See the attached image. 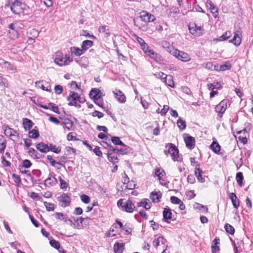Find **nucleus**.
Masks as SVG:
<instances>
[{"label": "nucleus", "mask_w": 253, "mask_h": 253, "mask_svg": "<svg viewBox=\"0 0 253 253\" xmlns=\"http://www.w3.org/2000/svg\"><path fill=\"white\" fill-rule=\"evenodd\" d=\"M114 146H110L113 152H109L108 154V160L115 164L118 162L117 153L126 154L131 151V149L124 143H113Z\"/></svg>", "instance_id": "nucleus-1"}, {"label": "nucleus", "mask_w": 253, "mask_h": 253, "mask_svg": "<svg viewBox=\"0 0 253 253\" xmlns=\"http://www.w3.org/2000/svg\"><path fill=\"white\" fill-rule=\"evenodd\" d=\"M54 61L57 65L63 66L70 64L73 60L70 58L69 54L64 55L60 52H57L54 55Z\"/></svg>", "instance_id": "nucleus-2"}, {"label": "nucleus", "mask_w": 253, "mask_h": 253, "mask_svg": "<svg viewBox=\"0 0 253 253\" xmlns=\"http://www.w3.org/2000/svg\"><path fill=\"white\" fill-rule=\"evenodd\" d=\"M169 53L183 62H188L191 60V57L188 54L175 49L174 47H171V50L169 51Z\"/></svg>", "instance_id": "nucleus-3"}, {"label": "nucleus", "mask_w": 253, "mask_h": 253, "mask_svg": "<svg viewBox=\"0 0 253 253\" xmlns=\"http://www.w3.org/2000/svg\"><path fill=\"white\" fill-rule=\"evenodd\" d=\"M117 205L118 207H121L123 211L127 212H133L135 206L130 200H127L124 202V199H120L118 202Z\"/></svg>", "instance_id": "nucleus-4"}, {"label": "nucleus", "mask_w": 253, "mask_h": 253, "mask_svg": "<svg viewBox=\"0 0 253 253\" xmlns=\"http://www.w3.org/2000/svg\"><path fill=\"white\" fill-rule=\"evenodd\" d=\"M80 96L78 94V93L74 92H71L67 98V100L69 102L68 105L69 106H74L80 108Z\"/></svg>", "instance_id": "nucleus-5"}, {"label": "nucleus", "mask_w": 253, "mask_h": 253, "mask_svg": "<svg viewBox=\"0 0 253 253\" xmlns=\"http://www.w3.org/2000/svg\"><path fill=\"white\" fill-rule=\"evenodd\" d=\"M2 129L5 135L8 136L12 141L14 142L17 141L18 134L16 130L10 128L6 125L2 126Z\"/></svg>", "instance_id": "nucleus-6"}, {"label": "nucleus", "mask_w": 253, "mask_h": 253, "mask_svg": "<svg viewBox=\"0 0 253 253\" xmlns=\"http://www.w3.org/2000/svg\"><path fill=\"white\" fill-rule=\"evenodd\" d=\"M167 147H169L168 153L170 155L172 160L174 161H180L181 158L179 156V152L177 147L173 145L172 143H169V144L168 145Z\"/></svg>", "instance_id": "nucleus-7"}, {"label": "nucleus", "mask_w": 253, "mask_h": 253, "mask_svg": "<svg viewBox=\"0 0 253 253\" xmlns=\"http://www.w3.org/2000/svg\"><path fill=\"white\" fill-rule=\"evenodd\" d=\"M24 5L18 0H15L10 5V9L13 13L21 14L24 13Z\"/></svg>", "instance_id": "nucleus-8"}, {"label": "nucleus", "mask_w": 253, "mask_h": 253, "mask_svg": "<svg viewBox=\"0 0 253 253\" xmlns=\"http://www.w3.org/2000/svg\"><path fill=\"white\" fill-rule=\"evenodd\" d=\"M166 240L162 237H159L158 238L155 239L153 242V245L157 248L159 246H162V249L163 250L162 253H169L167 252V249L168 246L165 245Z\"/></svg>", "instance_id": "nucleus-9"}, {"label": "nucleus", "mask_w": 253, "mask_h": 253, "mask_svg": "<svg viewBox=\"0 0 253 253\" xmlns=\"http://www.w3.org/2000/svg\"><path fill=\"white\" fill-rule=\"evenodd\" d=\"M139 17L141 21L145 23L154 22L156 19L155 16L154 15L146 11L141 12Z\"/></svg>", "instance_id": "nucleus-10"}, {"label": "nucleus", "mask_w": 253, "mask_h": 253, "mask_svg": "<svg viewBox=\"0 0 253 253\" xmlns=\"http://www.w3.org/2000/svg\"><path fill=\"white\" fill-rule=\"evenodd\" d=\"M155 176L158 177L160 183L163 185L167 184V182L166 180V173L164 170L161 168H156L155 171Z\"/></svg>", "instance_id": "nucleus-11"}, {"label": "nucleus", "mask_w": 253, "mask_h": 253, "mask_svg": "<svg viewBox=\"0 0 253 253\" xmlns=\"http://www.w3.org/2000/svg\"><path fill=\"white\" fill-rule=\"evenodd\" d=\"M228 100L223 99L215 107V111L219 114L220 117H221L222 114L226 111L227 107Z\"/></svg>", "instance_id": "nucleus-12"}, {"label": "nucleus", "mask_w": 253, "mask_h": 253, "mask_svg": "<svg viewBox=\"0 0 253 253\" xmlns=\"http://www.w3.org/2000/svg\"><path fill=\"white\" fill-rule=\"evenodd\" d=\"M234 136L237 142L238 141H240L241 142H247V137L248 136V133L246 129L238 131Z\"/></svg>", "instance_id": "nucleus-13"}, {"label": "nucleus", "mask_w": 253, "mask_h": 253, "mask_svg": "<svg viewBox=\"0 0 253 253\" xmlns=\"http://www.w3.org/2000/svg\"><path fill=\"white\" fill-rule=\"evenodd\" d=\"M190 33L195 36H200L202 35L201 27L197 26L195 24H191L189 25Z\"/></svg>", "instance_id": "nucleus-14"}, {"label": "nucleus", "mask_w": 253, "mask_h": 253, "mask_svg": "<svg viewBox=\"0 0 253 253\" xmlns=\"http://www.w3.org/2000/svg\"><path fill=\"white\" fill-rule=\"evenodd\" d=\"M113 92L115 97L120 103H123L126 102V96L122 91L116 89Z\"/></svg>", "instance_id": "nucleus-15"}, {"label": "nucleus", "mask_w": 253, "mask_h": 253, "mask_svg": "<svg viewBox=\"0 0 253 253\" xmlns=\"http://www.w3.org/2000/svg\"><path fill=\"white\" fill-rule=\"evenodd\" d=\"M61 206L63 207H66L70 205L71 199L66 194H63L59 198Z\"/></svg>", "instance_id": "nucleus-16"}, {"label": "nucleus", "mask_w": 253, "mask_h": 253, "mask_svg": "<svg viewBox=\"0 0 253 253\" xmlns=\"http://www.w3.org/2000/svg\"><path fill=\"white\" fill-rule=\"evenodd\" d=\"M241 33L240 31H236L234 33V36L232 40L230 41V42H232L234 45L238 46L241 44Z\"/></svg>", "instance_id": "nucleus-17"}, {"label": "nucleus", "mask_w": 253, "mask_h": 253, "mask_svg": "<svg viewBox=\"0 0 253 253\" xmlns=\"http://www.w3.org/2000/svg\"><path fill=\"white\" fill-rule=\"evenodd\" d=\"M58 182L57 179L54 175L50 174L49 176L45 180V184L47 186H53Z\"/></svg>", "instance_id": "nucleus-18"}, {"label": "nucleus", "mask_w": 253, "mask_h": 253, "mask_svg": "<svg viewBox=\"0 0 253 253\" xmlns=\"http://www.w3.org/2000/svg\"><path fill=\"white\" fill-rule=\"evenodd\" d=\"M229 198L232 201L234 207L238 209L240 206V202L236 194L234 193H230Z\"/></svg>", "instance_id": "nucleus-19"}, {"label": "nucleus", "mask_w": 253, "mask_h": 253, "mask_svg": "<svg viewBox=\"0 0 253 253\" xmlns=\"http://www.w3.org/2000/svg\"><path fill=\"white\" fill-rule=\"evenodd\" d=\"M89 95L90 97L94 100L101 98V92L99 89L93 88L90 91Z\"/></svg>", "instance_id": "nucleus-20"}, {"label": "nucleus", "mask_w": 253, "mask_h": 253, "mask_svg": "<svg viewBox=\"0 0 253 253\" xmlns=\"http://www.w3.org/2000/svg\"><path fill=\"white\" fill-rule=\"evenodd\" d=\"M162 197V194L160 192H152L150 198L154 203H158Z\"/></svg>", "instance_id": "nucleus-21"}, {"label": "nucleus", "mask_w": 253, "mask_h": 253, "mask_svg": "<svg viewBox=\"0 0 253 253\" xmlns=\"http://www.w3.org/2000/svg\"><path fill=\"white\" fill-rule=\"evenodd\" d=\"M36 148L43 153H46L49 151V147L46 143H37Z\"/></svg>", "instance_id": "nucleus-22"}, {"label": "nucleus", "mask_w": 253, "mask_h": 253, "mask_svg": "<svg viewBox=\"0 0 253 253\" xmlns=\"http://www.w3.org/2000/svg\"><path fill=\"white\" fill-rule=\"evenodd\" d=\"M193 208L196 210H199L204 213L208 212V208L207 206L201 205L198 203H195L193 205Z\"/></svg>", "instance_id": "nucleus-23"}, {"label": "nucleus", "mask_w": 253, "mask_h": 253, "mask_svg": "<svg viewBox=\"0 0 253 253\" xmlns=\"http://www.w3.org/2000/svg\"><path fill=\"white\" fill-rule=\"evenodd\" d=\"M219 244V239H215L212 244L211 248L212 253H219L220 248L218 245Z\"/></svg>", "instance_id": "nucleus-24"}, {"label": "nucleus", "mask_w": 253, "mask_h": 253, "mask_svg": "<svg viewBox=\"0 0 253 253\" xmlns=\"http://www.w3.org/2000/svg\"><path fill=\"white\" fill-rule=\"evenodd\" d=\"M93 45V42L91 41L85 40L82 42L81 48L85 52L88 49L91 47Z\"/></svg>", "instance_id": "nucleus-25"}, {"label": "nucleus", "mask_w": 253, "mask_h": 253, "mask_svg": "<svg viewBox=\"0 0 253 253\" xmlns=\"http://www.w3.org/2000/svg\"><path fill=\"white\" fill-rule=\"evenodd\" d=\"M146 54L152 59H154L156 61H159L161 60V56L155 52L153 49H150Z\"/></svg>", "instance_id": "nucleus-26"}, {"label": "nucleus", "mask_w": 253, "mask_h": 253, "mask_svg": "<svg viewBox=\"0 0 253 253\" xmlns=\"http://www.w3.org/2000/svg\"><path fill=\"white\" fill-rule=\"evenodd\" d=\"M71 51L73 54L76 56H80L84 53L82 48H80L77 47H72Z\"/></svg>", "instance_id": "nucleus-27"}, {"label": "nucleus", "mask_w": 253, "mask_h": 253, "mask_svg": "<svg viewBox=\"0 0 253 253\" xmlns=\"http://www.w3.org/2000/svg\"><path fill=\"white\" fill-rule=\"evenodd\" d=\"M165 80L163 82H164L166 84L169 85L171 87H174V84L172 79V77L171 76H165Z\"/></svg>", "instance_id": "nucleus-28"}, {"label": "nucleus", "mask_w": 253, "mask_h": 253, "mask_svg": "<svg viewBox=\"0 0 253 253\" xmlns=\"http://www.w3.org/2000/svg\"><path fill=\"white\" fill-rule=\"evenodd\" d=\"M23 125L26 130H29L33 126V123L30 120L25 118L23 119Z\"/></svg>", "instance_id": "nucleus-29"}, {"label": "nucleus", "mask_w": 253, "mask_h": 253, "mask_svg": "<svg viewBox=\"0 0 253 253\" xmlns=\"http://www.w3.org/2000/svg\"><path fill=\"white\" fill-rule=\"evenodd\" d=\"M138 206L143 207L146 210H149L151 208V204L148 199H144L139 203Z\"/></svg>", "instance_id": "nucleus-30"}, {"label": "nucleus", "mask_w": 253, "mask_h": 253, "mask_svg": "<svg viewBox=\"0 0 253 253\" xmlns=\"http://www.w3.org/2000/svg\"><path fill=\"white\" fill-rule=\"evenodd\" d=\"M124 245L122 243H117L114 246V250L115 253H122Z\"/></svg>", "instance_id": "nucleus-31"}, {"label": "nucleus", "mask_w": 253, "mask_h": 253, "mask_svg": "<svg viewBox=\"0 0 253 253\" xmlns=\"http://www.w3.org/2000/svg\"><path fill=\"white\" fill-rule=\"evenodd\" d=\"M171 212L169 208H165L163 211V217L165 219H170L171 218Z\"/></svg>", "instance_id": "nucleus-32"}, {"label": "nucleus", "mask_w": 253, "mask_h": 253, "mask_svg": "<svg viewBox=\"0 0 253 253\" xmlns=\"http://www.w3.org/2000/svg\"><path fill=\"white\" fill-rule=\"evenodd\" d=\"M207 86L209 90H214V89L220 88L221 84L219 82H215L213 84H208Z\"/></svg>", "instance_id": "nucleus-33"}, {"label": "nucleus", "mask_w": 253, "mask_h": 253, "mask_svg": "<svg viewBox=\"0 0 253 253\" xmlns=\"http://www.w3.org/2000/svg\"><path fill=\"white\" fill-rule=\"evenodd\" d=\"M232 36V34L230 31H226L224 34H223L221 36L219 37L218 39V41H223L227 40L228 38L231 37Z\"/></svg>", "instance_id": "nucleus-34"}, {"label": "nucleus", "mask_w": 253, "mask_h": 253, "mask_svg": "<svg viewBox=\"0 0 253 253\" xmlns=\"http://www.w3.org/2000/svg\"><path fill=\"white\" fill-rule=\"evenodd\" d=\"M99 32L105 33V37H108L110 35V33L108 29L106 26H103L99 28Z\"/></svg>", "instance_id": "nucleus-35"}, {"label": "nucleus", "mask_w": 253, "mask_h": 253, "mask_svg": "<svg viewBox=\"0 0 253 253\" xmlns=\"http://www.w3.org/2000/svg\"><path fill=\"white\" fill-rule=\"evenodd\" d=\"M183 138L184 142H195V139L193 137L191 136L186 133L183 134Z\"/></svg>", "instance_id": "nucleus-36"}, {"label": "nucleus", "mask_w": 253, "mask_h": 253, "mask_svg": "<svg viewBox=\"0 0 253 253\" xmlns=\"http://www.w3.org/2000/svg\"><path fill=\"white\" fill-rule=\"evenodd\" d=\"M43 204L47 211H52L54 210L55 206L54 204L48 203L47 202H44Z\"/></svg>", "instance_id": "nucleus-37"}, {"label": "nucleus", "mask_w": 253, "mask_h": 253, "mask_svg": "<svg viewBox=\"0 0 253 253\" xmlns=\"http://www.w3.org/2000/svg\"><path fill=\"white\" fill-rule=\"evenodd\" d=\"M195 172L198 181L200 182H203V178L202 177V171L200 170L199 168H198V166H196V170Z\"/></svg>", "instance_id": "nucleus-38"}, {"label": "nucleus", "mask_w": 253, "mask_h": 253, "mask_svg": "<svg viewBox=\"0 0 253 253\" xmlns=\"http://www.w3.org/2000/svg\"><path fill=\"white\" fill-rule=\"evenodd\" d=\"M64 125L68 130L72 129L73 127V122L69 119L65 120L63 122Z\"/></svg>", "instance_id": "nucleus-39"}, {"label": "nucleus", "mask_w": 253, "mask_h": 253, "mask_svg": "<svg viewBox=\"0 0 253 253\" xmlns=\"http://www.w3.org/2000/svg\"><path fill=\"white\" fill-rule=\"evenodd\" d=\"M67 139L68 141H78L77 134L74 132L69 133L67 135Z\"/></svg>", "instance_id": "nucleus-40"}, {"label": "nucleus", "mask_w": 253, "mask_h": 253, "mask_svg": "<svg viewBox=\"0 0 253 253\" xmlns=\"http://www.w3.org/2000/svg\"><path fill=\"white\" fill-rule=\"evenodd\" d=\"M39 136V131L36 129H33L29 132V136L30 138H38Z\"/></svg>", "instance_id": "nucleus-41"}, {"label": "nucleus", "mask_w": 253, "mask_h": 253, "mask_svg": "<svg viewBox=\"0 0 253 253\" xmlns=\"http://www.w3.org/2000/svg\"><path fill=\"white\" fill-rule=\"evenodd\" d=\"M224 228L227 233H228L231 235H232L234 233V232H235L234 228L231 225H230L228 223L225 224V225L224 226Z\"/></svg>", "instance_id": "nucleus-42"}, {"label": "nucleus", "mask_w": 253, "mask_h": 253, "mask_svg": "<svg viewBox=\"0 0 253 253\" xmlns=\"http://www.w3.org/2000/svg\"><path fill=\"white\" fill-rule=\"evenodd\" d=\"M177 126L182 130L185 128L186 126V123L184 121L179 119L177 122Z\"/></svg>", "instance_id": "nucleus-43"}, {"label": "nucleus", "mask_w": 253, "mask_h": 253, "mask_svg": "<svg viewBox=\"0 0 253 253\" xmlns=\"http://www.w3.org/2000/svg\"><path fill=\"white\" fill-rule=\"evenodd\" d=\"M231 68V65L229 62H226L224 64L220 65V71H224L230 69Z\"/></svg>", "instance_id": "nucleus-44"}, {"label": "nucleus", "mask_w": 253, "mask_h": 253, "mask_svg": "<svg viewBox=\"0 0 253 253\" xmlns=\"http://www.w3.org/2000/svg\"><path fill=\"white\" fill-rule=\"evenodd\" d=\"M210 147L215 153L218 152L220 150V146L219 143H211Z\"/></svg>", "instance_id": "nucleus-45"}, {"label": "nucleus", "mask_w": 253, "mask_h": 253, "mask_svg": "<svg viewBox=\"0 0 253 253\" xmlns=\"http://www.w3.org/2000/svg\"><path fill=\"white\" fill-rule=\"evenodd\" d=\"M9 36L12 40L16 39L18 37V33L17 30L10 31L9 32Z\"/></svg>", "instance_id": "nucleus-46"}, {"label": "nucleus", "mask_w": 253, "mask_h": 253, "mask_svg": "<svg viewBox=\"0 0 253 253\" xmlns=\"http://www.w3.org/2000/svg\"><path fill=\"white\" fill-rule=\"evenodd\" d=\"M81 201L84 204H87L90 201V198L86 195L83 194L80 196Z\"/></svg>", "instance_id": "nucleus-47"}, {"label": "nucleus", "mask_w": 253, "mask_h": 253, "mask_svg": "<svg viewBox=\"0 0 253 253\" xmlns=\"http://www.w3.org/2000/svg\"><path fill=\"white\" fill-rule=\"evenodd\" d=\"M185 196L187 199L191 200L195 197L196 194L194 193V191L189 190L186 192Z\"/></svg>", "instance_id": "nucleus-48"}, {"label": "nucleus", "mask_w": 253, "mask_h": 253, "mask_svg": "<svg viewBox=\"0 0 253 253\" xmlns=\"http://www.w3.org/2000/svg\"><path fill=\"white\" fill-rule=\"evenodd\" d=\"M236 180L237 181V182L238 183V184L240 185V186H242V181H243V174L242 172H238L236 174Z\"/></svg>", "instance_id": "nucleus-49"}, {"label": "nucleus", "mask_w": 253, "mask_h": 253, "mask_svg": "<svg viewBox=\"0 0 253 253\" xmlns=\"http://www.w3.org/2000/svg\"><path fill=\"white\" fill-rule=\"evenodd\" d=\"M36 85L37 87L42 89L43 90H46L49 92H50V90L48 89L47 87L44 86V84H42V82H37L36 83Z\"/></svg>", "instance_id": "nucleus-50"}, {"label": "nucleus", "mask_w": 253, "mask_h": 253, "mask_svg": "<svg viewBox=\"0 0 253 253\" xmlns=\"http://www.w3.org/2000/svg\"><path fill=\"white\" fill-rule=\"evenodd\" d=\"M49 150L56 153H58L60 152L61 148L59 147H56V145H54L52 144H50Z\"/></svg>", "instance_id": "nucleus-51"}, {"label": "nucleus", "mask_w": 253, "mask_h": 253, "mask_svg": "<svg viewBox=\"0 0 253 253\" xmlns=\"http://www.w3.org/2000/svg\"><path fill=\"white\" fill-rule=\"evenodd\" d=\"M141 20L140 19V17H136L135 18L133 19V22L135 26L137 27L139 29L141 28V25H142V23H141Z\"/></svg>", "instance_id": "nucleus-52"}, {"label": "nucleus", "mask_w": 253, "mask_h": 253, "mask_svg": "<svg viewBox=\"0 0 253 253\" xmlns=\"http://www.w3.org/2000/svg\"><path fill=\"white\" fill-rule=\"evenodd\" d=\"M54 90L57 94H60L63 92V87L61 85H56L54 87Z\"/></svg>", "instance_id": "nucleus-53"}, {"label": "nucleus", "mask_w": 253, "mask_h": 253, "mask_svg": "<svg viewBox=\"0 0 253 253\" xmlns=\"http://www.w3.org/2000/svg\"><path fill=\"white\" fill-rule=\"evenodd\" d=\"M211 10V12L215 18L217 17L218 15V9L214 6H212L211 8L209 9Z\"/></svg>", "instance_id": "nucleus-54"}, {"label": "nucleus", "mask_w": 253, "mask_h": 253, "mask_svg": "<svg viewBox=\"0 0 253 253\" xmlns=\"http://www.w3.org/2000/svg\"><path fill=\"white\" fill-rule=\"evenodd\" d=\"M50 245L55 249H59L60 248V244L58 241L55 240H51L50 241Z\"/></svg>", "instance_id": "nucleus-55"}, {"label": "nucleus", "mask_w": 253, "mask_h": 253, "mask_svg": "<svg viewBox=\"0 0 253 253\" xmlns=\"http://www.w3.org/2000/svg\"><path fill=\"white\" fill-rule=\"evenodd\" d=\"M166 75H167L166 74H165L164 73L161 72H157L154 74V76L156 78L161 79V80L163 82H164V81L165 79V76H166Z\"/></svg>", "instance_id": "nucleus-56"}, {"label": "nucleus", "mask_w": 253, "mask_h": 253, "mask_svg": "<svg viewBox=\"0 0 253 253\" xmlns=\"http://www.w3.org/2000/svg\"><path fill=\"white\" fill-rule=\"evenodd\" d=\"M59 181H60V187H61V188L62 189H66L67 188V187H68V185L67 183L65 181L63 180L60 176H59Z\"/></svg>", "instance_id": "nucleus-57"}, {"label": "nucleus", "mask_w": 253, "mask_h": 253, "mask_svg": "<svg viewBox=\"0 0 253 253\" xmlns=\"http://www.w3.org/2000/svg\"><path fill=\"white\" fill-rule=\"evenodd\" d=\"M170 201L172 204L178 205L181 202V200L175 196L170 197Z\"/></svg>", "instance_id": "nucleus-58"}, {"label": "nucleus", "mask_w": 253, "mask_h": 253, "mask_svg": "<svg viewBox=\"0 0 253 253\" xmlns=\"http://www.w3.org/2000/svg\"><path fill=\"white\" fill-rule=\"evenodd\" d=\"M162 45L163 47L167 49V50L169 53V51L171 50V47H174L172 46H171L169 42H164L162 43Z\"/></svg>", "instance_id": "nucleus-59"}, {"label": "nucleus", "mask_w": 253, "mask_h": 253, "mask_svg": "<svg viewBox=\"0 0 253 253\" xmlns=\"http://www.w3.org/2000/svg\"><path fill=\"white\" fill-rule=\"evenodd\" d=\"M0 85L1 86H7L8 83L7 80L0 75Z\"/></svg>", "instance_id": "nucleus-60"}, {"label": "nucleus", "mask_w": 253, "mask_h": 253, "mask_svg": "<svg viewBox=\"0 0 253 253\" xmlns=\"http://www.w3.org/2000/svg\"><path fill=\"white\" fill-rule=\"evenodd\" d=\"M93 117H97L98 118L100 119L104 116L103 114L98 111H94L92 113Z\"/></svg>", "instance_id": "nucleus-61"}, {"label": "nucleus", "mask_w": 253, "mask_h": 253, "mask_svg": "<svg viewBox=\"0 0 253 253\" xmlns=\"http://www.w3.org/2000/svg\"><path fill=\"white\" fill-rule=\"evenodd\" d=\"M32 165V163L28 160H25L23 161V165L22 167H24L25 168H29Z\"/></svg>", "instance_id": "nucleus-62"}, {"label": "nucleus", "mask_w": 253, "mask_h": 253, "mask_svg": "<svg viewBox=\"0 0 253 253\" xmlns=\"http://www.w3.org/2000/svg\"><path fill=\"white\" fill-rule=\"evenodd\" d=\"M126 184V188L131 190L135 188L136 185L133 181H129Z\"/></svg>", "instance_id": "nucleus-63"}, {"label": "nucleus", "mask_w": 253, "mask_h": 253, "mask_svg": "<svg viewBox=\"0 0 253 253\" xmlns=\"http://www.w3.org/2000/svg\"><path fill=\"white\" fill-rule=\"evenodd\" d=\"M169 106L168 105H164L163 108L161 110L160 113L162 115H165L168 110H169Z\"/></svg>", "instance_id": "nucleus-64"}]
</instances>
